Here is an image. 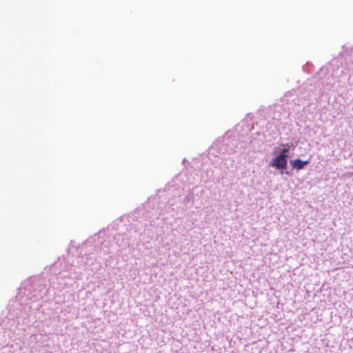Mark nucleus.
<instances>
[{
  "label": "nucleus",
  "mask_w": 353,
  "mask_h": 353,
  "mask_svg": "<svg viewBox=\"0 0 353 353\" xmlns=\"http://www.w3.org/2000/svg\"><path fill=\"white\" fill-rule=\"evenodd\" d=\"M291 165L292 167L298 170H301L303 168V167L309 163V161H301L299 159L292 160L290 161Z\"/></svg>",
  "instance_id": "2"
},
{
  "label": "nucleus",
  "mask_w": 353,
  "mask_h": 353,
  "mask_svg": "<svg viewBox=\"0 0 353 353\" xmlns=\"http://www.w3.org/2000/svg\"><path fill=\"white\" fill-rule=\"evenodd\" d=\"M287 159L285 158V156L283 154H279L278 157L274 158L271 161L270 165L279 170L285 168L287 165Z\"/></svg>",
  "instance_id": "1"
},
{
  "label": "nucleus",
  "mask_w": 353,
  "mask_h": 353,
  "mask_svg": "<svg viewBox=\"0 0 353 353\" xmlns=\"http://www.w3.org/2000/svg\"><path fill=\"white\" fill-rule=\"evenodd\" d=\"M288 148H283L281 151V152L280 153V154H283V156H285V158L287 159L288 158V155H287V152H288Z\"/></svg>",
  "instance_id": "3"
}]
</instances>
